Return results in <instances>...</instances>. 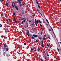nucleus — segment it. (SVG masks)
<instances>
[{
	"label": "nucleus",
	"mask_w": 61,
	"mask_h": 61,
	"mask_svg": "<svg viewBox=\"0 0 61 61\" xmlns=\"http://www.w3.org/2000/svg\"><path fill=\"white\" fill-rule=\"evenodd\" d=\"M33 36H34V37H37L38 36H37V35H33Z\"/></svg>",
	"instance_id": "f257e3e1"
},
{
	"label": "nucleus",
	"mask_w": 61,
	"mask_h": 61,
	"mask_svg": "<svg viewBox=\"0 0 61 61\" xmlns=\"http://www.w3.org/2000/svg\"><path fill=\"white\" fill-rule=\"evenodd\" d=\"M21 0H18V2L19 3V4H21V2L20 1Z\"/></svg>",
	"instance_id": "f03ea898"
},
{
	"label": "nucleus",
	"mask_w": 61,
	"mask_h": 61,
	"mask_svg": "<svg viewBox=\"0 0 61 61\" xmlns=\"http://www.w3.org/2000/svg\"><path fill=\"white\" fill-rule=\"evenodd\" d=\"M20 20H25V19L24 18H23L22 19H20Z\"/></svg>",
	"instance_id": "7ed1b4c3"
},
{
	"label": "nucleus",
	"mask_w": 61,
	"mask_h": 61,
	"mask_svg": "<svg viewBox=\"0 0 61 61\" xmlns=\"http://www.w3.org/2000/svg\"><path fill=\"white\" fill-rule=\"evenodd\" d=\"M6 6H8V3H7V2H6Z\"/></svg>",
	"instance_id": "20e7f679"
},
{
	"label": "nucleus",
	"mask_w": 61,
	"mask_h": 61,
	"mask_svg": "<svg viewBox=\"0 0 61 61\" xmlns=\"http://www.w3.org/2000/svg\"><path fill=\"white\" fill-rule=\"evenodd\" d=\"M15 8L16 9V10H18V8H17V6H15Z\"/></svg>",
	"instance_id": "39448f33"
},
{
	"label": "nucleus",
	"mask_w": 61,
	"mask_h": 61,
	"mask_svg": "<svg viewBox=\"0 0 61 61\" xmlns=\"http://www.w3.org/2000/svg\"><path fill=\"white\" fill-rule=\"evenodd\" d=\"M25 21V20H24L22 22H21V23H24Z\"/></svg>",
	"instance_id": "423d86ee"
},
{
	"label": "nucleus",
	"mask_w": 61,
	"mask_h": 61,
	"mask_svg": "<svg viewBox=\"0 0 61 61\" xmlns=\"http://www.w3.org/2000/svg\"><path fill=\"white\" fill-rule=\"evenodd\" d=\"M38 51L39 52V50H40V48L38 47Z\"/></svg>",
	"instance_id": "0eeeda50"
},
{
	"label": "nucleus",
	"mask_w": 61,
	"mask_h": 61,
	"mask_svg": "<svg viewBox=\"0 0 61 61\" xmlns=\"http://www.w3.org/2000/svg\"><path fill=\"white\" fill-rule=\"evenodd\" d=\"M41 46L42 47H44V44H41Z\"/></svg>",
	"instance_id": "6e6552de"
},
{
	"label": "nucleus",
	"mask_w": 61,
	"mask_h": 61,
	"mask_svg": "<svg viewBox=\"0 0 61 61\" xmlns=\"http://www.w3.org/2000/svg\"><path fill=\"white\" fill-rule=\"evenodd\" d=\"M39 22L40 23H42V21H40V20H39Z\"/></svg>",
	"instance_id": "1a4fd4ad"
},
{
	"label": "nucleus",
	"mask_w": 61,
	"mask_h": 61,
	"mask_svg": "<svg viewBox=\"0 0 61 61\" xmlns=\"http://www.w3.org/2000/svg\"><path fill=\"white\" fill-rule=\"evenodd\" d=\"M7 29L5 30V33H7Z\"/></svg>",
	"instance_id": "9d476101"
},
{
	"label": "nucleus",
	"mask_w": 61,
	"mask_h": 61,
	"mask_svg": "<svg viewBox=\"0 0 61 61\" xmlns=\"http://www.w3.org/2000/svg\"><path fill=\"white\" fill-rule=\"evenodd\" d=\"M29 34V32H26V35H28Z\"/></svg>",
	"instance_id": "9b49d317"
},
{
	"label": "nucleus",
	"mask_w": 61,
	"mask_h": 61,
	"mask_svg": "<svg viewBox=\"0 0 61 61\" xmlns=\"http://www.w3.org/2000/svg\"><path fill=\"white\" fill-rule=\"evenodd\" d=\"M39 21L38 20H37L36 21H35L36 22V23H38V22H39Z\"/></svg>",
	"instance_id": "f8f14e48"
},
{
	"label": "nucleus",
	"mask_w": 61,
	"mask_h": 61,
	"mask_svg": "<svg viewBox=\"0 0 61 61\" xmlns=\"http://www.w3.org/2000/svg\"><path fill=\"white\" fill-rule=\"evenodd\" d=\"M30 48H31V50L32 51H33V48H32L31 47H30Z\"/></svg>",
	"instance_id": "ddd939ff"
},
{
	"label": "nucleus",
	"mask_w": 61,
	"mask_h": 61,
	"mask_svg": "<svg viewBox=\"0 0 61 61\" xmlns=\"http://www.w3.org/2000/svg\"><path fill=\"white\" fill-rule=\"evenodd\" d=\"M46 21L47 23H49V22H48V21L46 19Z\"/></svg>",
	"instance_id": "4468645a"
},
{
	"label": "nucleus",
	"mask_w": 61,
	"mask_h": 61,
	"mask_svg": "<svg viewBox=\"0 0 61 61\" xmlns=\"http://www.w3.org/2000/svg\"><path fill=\"white\" fill-rule=\"evenodd\" d=\"M6 51H8V48H6Z\"/></svg>",
	"instance_id": "2eb2a0df"
},
{
	"label": "nucleus",
	"mask_w": 61,
	"mask_h": 61,
	"mask_svg": "<svg viewBox=\"0 0 61 61\" xmlns=\"http://www.w3.org/2000/svg\"><path fill=\"white\" fill-rule=\"evenodd\" d=\"M47 46H48V47H49V45H48V44H47Z\"/></svg>",
	"instance_id": "dca6fc26"
},
{
	"label": "nucleus",
	"mask_w": 61,
	"mask_h": 61,
	"mask_svg": "<svg viewBox=\"0 0 61 61\" xmlns=\"http://www.w3.org/2000/svg\"><path fill=\"white\" fill-rule=\"evenodd\" d=\"M36 3L37 4H38H38H39V3H38V2H37V1H36Z\"/></svg>",
	"instance_id": "f3484780"
},
{
	"label": "nucleus",
	"mask_w": 61,
	"mask_h": 61,
	"mask_svg": "<svg viewBox=\"0 0 61 61\" xmlns=\"http://www.w3.org/2000/svg\"><path fill=\"white\" fill-rule=\"evenodd\" d=\"M12 6L13 7H14V5L13 3H12Z\"/></svg>",
	"instance_id": "a211bd4d"
},
{
	"label": "nucleus",
	"mask_w": 61,
	"mask_h": 61,
	"mask_svg": "<svg viewBox=\"0 0 61 61\" xmlns=\"http://www.w3.org/2000/svg\"><path fill=\"white\" fill-rule=\"evenodd\" d=\"M42 39H43V40H45V37H43L42 38Z\"/></svg>",
	"instance_id": "6ab92c4d"
},
{
	"label": "nucleus",
	"mask_w": 61,
	"mask_h": 61,
	"mask_svg": "<svg viewBox=\"0 0 61 61\" xmlns=\"http://www.w3.org/2000/svg\"><path fill=\"white\" fill-rule=\"evenodd\" d=\"M2 26V25L1 24H0V27H1Z\"/></svg>",
	"instance_id": "aec40b11"
},
{
	"label": "nucleus",
	"mask_w": 61,
	"mask_h": 61,
	"mask_svg": "<svg viewBox=\"0 0 61 61\" xmlns=\"http://www.w3.org/2000/svg\"><path fill=\"white\" fill-rule=\"evenodd\" d=\"M24 45H26V43H24Z\"/></svg>",
	"instance_id": "412c9836"
},
{
	"label": "nucleus",
	"mask_w": 61,
	"mask_h": 61,
	"mask_svg": "<svg viewBox=\"0 0 61 61\" xmlns=\"http://www.w3.org/2000/svg\"><path fill=\"white\" fill-rule=\"evenodd\" d=\"M37 11L38 12H39V13H40V12H39V10H38V9H37Z\"/></svg>",
	"instance_id": "4be33fe9"
},
{
	"label": "nucleus",
	"mask_w": 61,
	"mask_h": 61,
	"mask_svg": "<svg viewBox=\"0 0 61 61\" xmlns=\"http://www.w3.org/2000/svg\"><path fill=\"white\" fill-rule=\"evenodd\" d=\"M6 44H5L4 46L5 47H6Z\"/></svg>",
	"instance_id": "5701e85b"
},
{
	"label": "nucleus",
	"mask_w": 61,
	"mask_h": 61,
	"mask_svg": "<svg viewBox=\"0 0 61 61\" xmlns=\"http://www.w3.org/2000/svg\"><path fill=\"white\" fill-rule=\"evenodd\" d=\"M15 23H16L17 21H16V20H15Z\"/></svg>",
	"instance_id": "b1692460"
},
{
	"label": "nucleus",
	"mask_w": 61,
	"mask_h": 61,
	"mask_svg": "<svg viewBox=\"0 0 61 61\" xmlns=\"http://www.w3.org/2000/svg\"><path fill=\"white\" fill-rule=\"evenodd\" d=\"M6 56H10V55H8L7 54Z\"/></svg>",
	"instance_id": "393cba45"
},
{
	"label": "nucleus",
	"mask_w": 61,
	"mask_h": 61,
	"mask_svg": "<svg viewBox=\"0 0 61 61\" xmlns=\"http://www.w3.org/2000/svg\"><path fill=\"white\" fill-rule=\"evenodd\" d=\"M53 34H54V36H55V37H56V35L55 34V33H54V32H53Z\"/></svg>",
	"instance_id": "a878e982"
},
{
	"label": "nucleus",
	"mask_w": 61,
	"mask_h": 61,
	"mask_svg": "<svg viewBox=\"0 0 61 61\" xmlns=\"http://www.w3.org/2000/svg\"><path fill=\"white\" fill-rule=\"evenodd\" d=\"M32 16H33V17H34L35 16V15L34 14H33V15H32Z\"/></svg>",
	"instance_id": "bb28decb"
},
{
	"label": "nucleus",
	"mask_w": 61,
	"mask_h": 61,
	"mask_svg": "<svg viewBox=\"0 0 61 61\" xmlns=\"http://www.w3.org/2000/svg\"><path fill=\"white\" fill-rule=\"evenodd\" d=\"M48 38H49V39H50V36H48Z\"/></svg>",
	"instance_id": "cd10ccee"
},
{
	"label": "nucleus",
	"mask_w": 61,
	"mask_h": 61,
	"mask_svg": "<svg viewBox=\"0 0 61 61\" xmlns=\"http://www.w3.org/2000/svg\"><path fill=\"white\" fill-rule=\"evenodd\" d=\"M1 37H2V38H3L4 37V36H1Z\"/></svg>",
	"instance_id": "c85d7f7f"
},
{
	"label": "nucleus",
	"mask_w": 61,
	"mask_h": 61,
	"mask_svg": "<svg viewBox=\"0 0 61 61\" xmlns=\"http://www.w3.org/2000/svg\"><path fill=\"white\" fill-rule=\"evenodd\" d=\"M41 45H43V42L42 41Z\"/></svg>",
	"instance_id": "c756f323"
},
{
	"label": "nucleus",
	"mask_w": 61,
	"mask_h": 61,
	"mask_svg": "<svg viewBox=\"0 0 61 61\" xmlns=\"http://www.w3.org/2000/svg\"><path fill=\"white\" fill-rule=\"evenodd\" d=\"M15 13H13V15H15Z\"/></svg>",
	"instance_id": "7c9ffc66"
},
{
	"label": "nucleus",
	"mask_w": 61,
	"mask_h": 61,
	"mask_svg": "<svg viewBox=\"0 0 61 61\" xmlns=\"http://www.w3.org/2000/svg\"><path fill=\"white\" fill-rule=\"evenodd\" d=\"M40 25L41 26V27H42V25L41 24H40Z\"/></svg>",
	"instance_id": "2f4dec72"
},
{
	"label": "nucleus",
	"mask_w": 61,
	"mask_h": 61,
	"mask_svg": "<svg viewBox=\"0 0 61 61\" xmlns=\"http://www.w3.org/2000/svg\"><path fill=\"white\" fill-rule=\"evenodd\" d=\"M32 39H34V37H32Z\"/></svg>",
	"instance_id": "473e14b6"
},
{
	"label": "nucleus",
	"mask_w": 61,
	"mask_h": 61,
	"mask_svg": "<svg viewBox=\"0 0 61 61\" xmlns=\"http://www.w3.org/2000/svg\"><path fill=\"white\" fill-rule=\"evenodd\" d=\"M17 53H18V54H20V53H19V52H17Z\"/></svg>",
	"instance_id": "72a5a7b5"
},
{
	"label": "nucleus",
	"mask_w": 61,
	"mask_h": 61,
	"mask_svg": "<svg viewBox=\"0 0 61 61\" xmlns=\"http://www.w3.org/2000/svg\"><path fill=\"white\" fill-rule=\"evenodd\" d=\"M43 34V33H42V32H41V35H42V34Z\"/></svg>",
	"instance_id": "f704fd0d"
},
{
	"label": "nucleus",
	"mask_w": 61,
	"mask_h": 61,
	"mask_svg": "<svg viewBox=\"0 0 61 61\" xmlns=\"http://www.w3.org/2000/svg\"><path fill=\"white\" fill-rule=\"evenodd\" d=\"M40 14H41L42 16L43 17V16L42 15V14H41V13H40Z\"/></svg>",
	"instance_id": "c9c22d12"
},
{
	"label": "nucleus",
	"mask_w": 61,
	"mask_h": 61,
	"mask_svg": "<svg viewBox=\"0 0 61 61\" xmlns=\"http://www.w3.org/2000/svg\"><path fill=\"white\" fill-rule=\"evenodd\" d=\"M38 6L39 8H40V6H39V5H38Z\"/></svg>",
	"instance_id": "e433bc0d"
},
{
	"label": "nucleus",
	"mask_w": 61,
	"mask_h": 61,
	"mask_svg": "<svg viewBox=\"0 0 61 61\" xmlns=\"http://www.w3.org/2000/svg\"><path fill=\"white\" fill-rule=\"evenodd\" d=\"M49 31H51V29H49Z\"/></svg>",
	"instance_id": "4c0bfd02"
},
{
	"label": "nucleus",
	"mask_w": 61,
	"mask_h": 61,
	"mask_svg": "<svg viewBox=\"0 0 61 61\" xmlns=\"http://www.w3.org/2000/svg\"><path fill=\"white\" fill-rule=\"evenodd\" d=\"M44 58V59H46V57H45V58Z\"/></svg>",
	"instance_id": "58836bf2"
},
{
	"label": "nucleus",
	"mask_w": 61,
	"mask_h": 61,
	"mask_svg": "<svg viewBox=\"0 0 61 61\" xmlns=\"http://www.w3.org/2000/svg\"><path fill=\"white\" fill-rule=\"evenodd\" d=\"M12 3H13V4H14V5H15V3H14V2H12Z\"/></svg>",
	"instance_id": "ea45409f"
},
{
	"label": "nucleus",
	"mask_w": 61,
	"mask_h": 61,
	"mask_svg": "<svg viewBox=\"0 0 61 61\" xmlns=\"http://www.w3.org/2000/svg\"><path fill=\"white\" fill-rule=\"evenodd\" d=\"M34 23H32L31 24V25H34Z\"/></svg>",
	"instance_id": "a19ab883"
},
{
	"label": "nucleus",
	"mask_w": 61,
	"mask_h": 61,
	"mask_svg": "<svg viewBox=\"0 0 61 61\" xmlns=\"http://www.w3.org/2000/svg\"><path fill=\"white\" fill-rule=\"evenodd\" d=\"M36 42H38V41H37V40L36 41Z\"/></svg>",
	"instance_id": "79ce46f5"
},
{
	"label": "nucleus",
	"mask_w": 61,
	"mask_h": 61,
	"mask_svg": "<svg viewBox=\"0 0 61 61\" xmlns=\"http://www.w3.org/2000/svg\"><path fill=\"white\" fill-rule=\"evenodd\" d=\"M8 20L9 21H10L11 20L10 19H8Z\"/></svg>",
	"instance_id": "37998d69"
},
{
	"label": "nucleus",
	"mask_w": 61,
	"mask_h": 61,
	"mask_svg": "<svg viewBox=\"0 0 61 61\" xmlns=\"http://www.w3.org/2000/svg\"><path fill=\"white\" fill-rule=\"evenodd\" d=\"M46 35H44V37H46Z\"/></svg>",
	"instance_id": "c03bdc74"
},
{
	"label": "nucleus",
	"mask_w": 61,
	"mask_h": 61,
	"mask_svg": "<svg viewBox=\"0 0 61 61\" xmlns=\"http://www.w3.org/2000/svg\"><path fill=\"white\" fill-rule=\"evenodd\" d=\"M36 19H35V22H36Z\"/></svg>",
	"instance_id": "a18cd8bd"
},
{
	"label": "nucleus",
	"mask_w": 61,
	"mask_h": 61,
	"mask_svg": "<svg viewBox=\"0 0 61 61\" xmlns=\"http://www.w3.org/2000/svg\"><path fill=\"white\" fill-rule=\"evenodd\" d=\"M28 36H29V34H27V35Z\"/></svg>",
	"instance_id": "49530a36"
},
{
	"label": "nucleus",
	"mask_w": 61,
	"mask_h": 61,
	"mask_svg": "<svg viewBox=\"0 0 61 61\" xmlns=\"http://www.w3.org/2000/svg\"><path fill=\"white\" fill-rule=\"evenodd\" d=\"M20 6H22V4H20Z\"/></svg>",
	"instance_id": "de8ad7c7"
},
{
	"label": "nucleus",
	"mask_w": 61,
	"mask_h": 61,
	"mask_svg": "<svg viewBox=\"0 0 61 61\" xmlns=\"http://www.w3.org/2000/svg\"><path fill=\"white\" fill-rule=\"evenodd\" d=\"M36 51V50H35V51H33V52H35V51Z\"/></svg>",
	"instance_id": "09e8293b"
},
{
	"label": "nucleus",
	"mask_w": 61,
	"mask_h": 61,
	"mask_svg": "<svg viewBox=\"0 0 61 61\" xmlns=\"http://www.w3.org/2000/svg\"><path fill=\"white\" fill-rule=\"evenodd\" d=\"M27 24H28V23H27V27H28V25H27Z\"/></svg>",
	"instance_id": "8fccbe9b"
},
{
	"label": "nucleus",
	"mask_w": 61,
	"mask_h": 61,
	"mask_svg": "<svg viewBox=\"0 0 61 61\" xmlns=\"http://www.w3.org/2000/svg\"><path fill=\"white\" fill-rule=\"evenodd\" d=\"M57 50H58V51H59V49H58V48H57Z\"/></svg>",
	"instance_id": "3c124183"
},
{
	"label": "nucleus",
	"mask_w": 61,
	"mask_h": 61,
	"mask_svg": "<svg viewBox=\"0 0 61 61\" xmlns=\"http://www.w3.org/2000/svg\"><path fill=\"white\" fill-rule=\"evenodd\" d=\"M36 26H37V24H36Z\"/></svg>",
	"instance_id": "603ef678"
},
{
	"label": "nucleus",
	"mask_w": 61,
	"mask_h": 61,
	"mask_svg": "<svg viewBox=\"0 0 61 61\" xmlns=\"http://www.w3.org/2000/svg\"><path fill=\"white\" fill-rule=\"evenodd\" d=\"M41 61H43V60H42V59H41Z\"/></svg>",
	"instance_id": "864d4df0"
},
{
	"label": "nucleus",
	"mask_w": 61,
	"mask_h": 61,
	"mask_svg": "<svg viewBox=\"0 0 61 61\" xmlns=\"http://www.w3.org/2000/svg\"><path fill=\"white\" fill-rule=\"evenodd\" d=\"M47 56H49V55L48 54L47 55Z\"/></svg>",
	"instance_id": "5fc2aeb1"
},
{
	"label": "nucleus",
	"mask_w": 61,
	"mask_h": 61,
	"mask_svg": "<svg viewBox=\"0 0 61 61\" xmlns=\"http://www.w3.org/2000/svg\"><path fill=\"white\" fill-rule=\"evenodd\" d=\"M59 43H60V44H61V42H60Z\"/></svg>",
	"instance_id": "6e6d98bb"
},
{
	"label": "nucleus",
	"mask_w": 61,
	"mask_h": 61,
	"mask_svg": "<svg viewBox=\"0 0 61 61\" xmlns=\"http://www.w3.org/2000/svg\"><path fill=\"white\" fill-rule=\"evenodd\" d=\"M20 2H21V1L22 2V0H20Z\"/></svg>",
	"instance_id": "4d7b16f0"
},
{
	"label": "nucleus",
	"mask_w": 61,
	"mask_h": 61,
	"mask_svg": "<svg viewBox=\"0 0 61 61\" xmlns=\"http://www.w3.org/2000/svg\"><path fill=\"white\" fill-rule=\"evenodd\" d=\"M29 22L30 23V22H31V21L30 20Z\"/></svg>",
	"instance_id": "13d9d810"
},
{
	"label": "nucleus",
	"mask_w": 61,
	"mask_h": 61,
	"mask_svg": "<svg viewBox=\"0 0 61 61\" xmlns=\"http://www.w3.org/2000/svg\"><path fill=\"white\" fill-rule=\"evenodd\" d=\"M51 30H52V31H53V29H51Z\"/></svg>",
	"instance_id": "bf43d9fd"
},
{
	"label": "nucleus",
	"mask_w": 61,
	"mask_h": 61,
	"mask_svg": "<svg viewBox=\"0 0 61 61\" xmlns=\"http://www.w3.org/2000/svg\"><path fill=\"white\" fill-rule=\"evenodd\" d=\"M22 5H24V4L22 3Z\"/></svg>",
	"instance_id": "052dcab7"
},
{
	"label": "nucleus",
	"mask_w": 61,
	"mask_h": 61,
	"mask_svg": "<svg viewBox=\"0 0 61 61\" xmlns=\"http://www.w3.org/2000/svg\"><path fill=\"white\" fill-rule=\"evenodd\" d=\"M44 55H45V53H44Z\"/></svg>",
	"instance_id": "680f3d73"
},
{
	"label": "nucleus",
	"mask_w": 61,
	"mask_h": 61,
	"mask_svg": "<svg viewBox=\"0 0 61 61\" xmlns=\"http://www.w3.org/2000/svg\"><path fill=\"white\" fill-rule=\"evenodd\" d=\"M40 40H41V38H40Z\"/></svg>",
	"instance_id": "e2e57ef3"
},
{
	"label": "nucleus",
	"mask_w": 61,
	"mask_h": 61,
	"mask_svg": "<svg viewBox=\"0 0 61 61\" xmlns=\"http://www.w3.org/2000/svg\"><path fill=\"white\" fill-rule=\"evenodd\" d=\"M51 27V29H52V27Z\"/></svg>",
	"instance_id": "0e129e2a"
},
{
	"label": "nucleus",
	"mask_w": 61,
	"mask_h": 61,
	"mask_svg": "<svg viewBox=\"0 0 61 61\" xmlns=\"http://www.w3.org/2000/svg\"><path fill=\"white\" fill-rule=\"evenodd\" d=\"M46 25H48V24H46Z\"/></svg>",
	"instance_id": "69168bd1"
},
{
	"label": "nucleus",
	"mask_w": 61,
	"mask_h": 61,
	"mask_svg": "<svg viewBox=\"0 0 61 61\" xmlns=\"http://www.w3.org/2000/svg\"><path fill=\"white\" fill-rule=\"evenodd\" d=\"M43 56H44V55H43Z\"/></svg>",
	"instance_id": "338daca9"
},
{
	"label": "nucleus",
	"mask_w": 61,
	"mask_h": 61,
	"mask_svg": "<svg viewBox=\"0 0 61 61\" xmlns=\"http://www.w3.org/2000/svg\"><path fill=\"white\" fill-rule=\"evenodd\" d=\"M19 48H20V47H19Z\"/></svg>",
	"instance_id": "774afa93"
}]
</instances>
